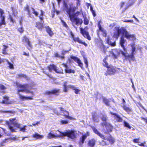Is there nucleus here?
I'll list each match as a JSON object with an SVG mask.
<instances>
[{
    "mask_svg": "<svg viewBox=\"0 0 147 147\" xmlns=\"http://www.w3.org/2000/svg\"><path fill=\"white\" fill-rule=\"evenodd\" d=\"M59 89H54L50 91L47 90L45 92L44 94L46 95H55L57 96L59 95Z\"/></svg>",
    "mask_w": 147,
    "mask_h": 147,
    "instance_id": "9",
    "label": "nucleus"
},
{
    "mask_svg": "<svg viewBox=\"0 0 147 147\" xmlns=\"http://www.w3.org/2000/svg\"><path fill=\"white\" fill-rule=\"evenodd\" d=\"M9 19L10 22L12 23H13L16 22L15 20L13 19L12 16L11 15H9Z\"/></svg>",
    "mask_w": 147,
    "mask_h": 147,
    "instance_id": "47",
    "label": "nucleus"
},
{
    "mask_svg": "<svg viewBox=\"0 0 147 147\" xmlns=\"http://www.w3.org/2000/svg\"><path fill=\"white\" fill-rule=\"evenodd\" d=\"M59 136L58 135H55L54 134H52L51 133H49L48 134V137L49 138H54L55 137H59Z\"/></svg>",
    "mask_w": 147,
    "mask_h": 147,
    "instance_id": "41",
    "label": "nucleus"
},
{
    "mask_svg": "<svg viewBox=\"0 0 147 147\" xmlns=\"http://www.w3.org/2000/svg\"><path fill=\"white\" fill-rule=\"evenodd\" d=\"M35 26L40 30H42L44 28L43 23L40 22H36Z\"/></svg>",
    "mask_w": 147,
    "mask_h": 147,
    "instance_id": "33",
    "label": "nucleus"
},
{
    "mask_svg": "<svg viewBox=\"0 0 147 147\" xmlns=\"http://www.w3.org/2000/svg\"><path fill=\"white\" fill-rule=\"evenodd\" d=\"M17 31L19 32L21 34L24 31L23 28L22 26L18 28L17 29Z\"/></svg>",
    "mask_w": 147,
    "mask_h": 147,
    "instance_id": "46",
    "label": "nucleus"
},
{
    "mask_svg": "<svg viewBox=\"0 0 147 147\" xmlns=\"http://www.w3.org/2000/svg\"><path fill=\"white\" fill-rule=\"evenodd\" d=\"M74 15H69V18L70 20L72 22H74L76 25H78L79 24L81 25L83 23V21L82 19L77 18L74 17Z\"/></svg>",
    "mask_w": 147,
    "mask_h": 147,
    "instance_id": "10",
    "label": "nucleus"
},
{
    "mask_svg": "<svg viewBox=\"0 0 147 147\" xmlns=\"http://www.w3.org/2000/svg\"><path fill=\"white\" fill-rule=\"evenodd\" d=\"M110 99H107L106 98L103 97L102 98V101L104 103L108 106L111 107V104L110 103Z\"/></svg>",
    "mask_w": 147,
    "mask_h": 147,
    "instance_id": "25",
    "label": "nucleus"
},
{
    "mask_svg": "<svg viewBox=\"0 0 147 147\" xmlns=\"http://www.w3.org/2000/svg\"><path fill=\"white\" fill-rule=\"evenodd\" d=\"M24 10L26 11L27 12L28 14L29 15H31L29 9V6L28 5H26V6L24 7Z\"/></svg>",
    "mask_w": 147,
    "mask_h": 147,
    "instance_id": "39",
    "label": "nucleus"
},
{
    "mask_svg": "<svg viewBox=\"0 0 147 147\" xmlns=\"http://www.w3.org/2000/svg\"><path fill=\"white\" fill-rule=\"evenodd\" d=\"M26 126L25 125L23 127H20V130H19L20 131H22V132H25L26 129H25V127Z\"/></svg>",
    "mask_w": 147,
    "mask_h": 147,
    "instance_id": "57",
    "label": "nucleus"
},
{
    "mask_svg": "<svg viewBox=\"0 0 147 147\" xmlns=\"http://www.w3.org/2000/svg\"><path fill=\"white\" fill-rule=\"evenodd\" d=\"M123 31L124 32L123 35L127 40L134 41L136 39V35L134 34H130L129 32L127 31L126 29L124 30Z\"/></svg>",
    "mask_w": 147,
    "mask_h": 147,
    "instance_id": "6",
    "label": "nucleus"
},
{
    "mask_svg": "<svg viewBox=\"0 0 147 147\" xmlns=\"http://www.w3.org/2000/svg\"><path fill=\"white\" fill-rule=\"evenodd\" d=\"M31 8L33 11L32 12L36 16H38V12L37 11H35V9L33 7H32Z\"/></svg>",
    "mask_w": 147,
    "mask_h": 147,
    "instance_id": "53",
    "label": "nucleus"
},
{
    "mask_svg": "<svg viewBox=\"0 0 147 147\" xmlns=\"http://www.w3.org/2000/svg\"><path fill=\"white\" fill-rule=\"evenodd\" d=\"M3 98L4 99L2 101L1 103L3 104H9V97L6 96H4Z\"/></svg>",
    "mask_w": 147,
    "mask_h": 147,
    "instance_id": "32",
    "label": "nucleus"
},
{
    "mask_svg": "<svg viewBox=\"0 0 147 147\" xmlns=\"http://www.w3.org/2000/svg\"><path fill=\"white\" fill-rule=\"evenodd\" d=\"M109 113L111 115H114L117 118L116 119L117 121L118 122H121L122 121V118L118 114L113 113L111 111H110Z\"/></svg>",
    "mask_w": 147,
    "mask_h": 147,
    "instance_id": "20",
    "label": "nucleus"
},
{
    "mask_svg": "<svg viewBox=\"0 0 147 147\" xmlns=\"http://www.w3.org/2000/svg\"><path fill=\"white\" fill-rule=\"evenodd\" d=\"M92 119L94 122H97V118L98 115L95 112L92 113Z\"/></svg>",
    "mask_w": 147,
    "mask_h": 147,
    "instance_id": "35",
    "label": "nucleus"
},
{
    "mask_svg": "<svg viewBox=\"0 0 147 147\" xmlns=\"http://www.w3.org/2000/svg\"><path fill=\"white\" fill-rule=\"evenodd\" d=\"M109 123H107V121L102 122L101 123V125L102 127L105 126V127L107 126Z\"/></svg>",
    "mask_w": 147,
    "mask_h": 147,
    "instance_id": "55",
    "label": "nucleus"
},
{
    "mask_svg": "<svg viewBox=\"0 0 147 147\" xmlns=\"http://www.w3.org/2000/svg\"><path fill=\"white\" fill-rule=\"evenodd\" d=\"M61 22L63 26L65 27L67 30L69 29V27L66 23L63 20H61Z\"/></svg>",
    "mask_w": 147,
    "mask_h": 147,
    "instance_id": "49",
    "label": "nucleus"
},
{
    "mask_svg": "<svg viewBox=\"0 0 147 147\" xmlns=\"http://www.w3.org/2000/svg\"><path fill=\"white\" fill-rule=\"evenodd\" d=\"M92 129L94 132L96 134H97L101 138L104 140H107L109 141L110 143L111 144H113L115 141L114 139L112 137L111 135H110L109 138L107 139L106 138L105 136L100 133L95 127H92Z\"/></svg>",
    "mask_w": 147,
    "mask_h": 147,
    "instance_id": "3",
    "label": "nucleus"
},
{
    "mask_svg": "<svg viewBox=\"0 0 147 147\" xmlns=\"http://www.w3.org/2000/svg\"><path fill=\"white\" fill-rule=\"evenodd\" d=\"M59 136V137H60L61 136H66V131L64 132H60V135H58Z\"/></svg>",
    "mask_w": 147,
    "mask_h": 147,
    "instance_id": "54",
    "label": "nucleus"
},
{
    "mask_svg": "<svg viewBox=\"0 0 147 147\" xmlns=\"http://www.w3.org/2000/svg\"><path fill=\"white\" fill-rule=\"evenodd\" d=\"M22 41L23 42L26 43V46L28 50H30L32 48V45L31 42L26 36H23Z\"/></svg>",
    "mask_w": 147,
    "mask_h": 147,
    "instance_id": "8",
    "label": "nucleus"
},
{
    "mask_svg": "<svg viewBox=\"0 0 147 147\" xmlns=\"http://www.w3.org/2000/svg\"><path fill=\"white\" fill-rule=\"evenodd\" d=\"M107 68V72L105 74V75L106 76H107L108 75H113L117 71L116 68L113 66H109V67Z\"/></svg>",
    "mask_w": 147,
    "mask_h": 147,
    "instance_id": "11",
    "label": "nucleus"
},
{
    "mask_svg": "<svg viewBox=\"0 0 147 147\" xmlns=\"http://www.w3.org/2000/svg\"><path fill=\"white\" fill-rule=\"evenodd\" d=\"M1 20V22H0V26L2 25H5L6 23L5 22V16H2V17H0Z\"/></svg>",
    "mask_w": 147,
    "mask_h": 147,
    "instance_id": "36",
    "label": "nucleus"
},
{
    "mask_svg": "<svg viewBox=\"0 0 147 147\" xmlns=\"http://www.w3.org/2000/svg\"><path fill=\"white\" fill-rule=\"evenodd\" d=\"M80 33L85 38H87L89 40H91V37L88 32L85 30L84 29L82 28H80Z\"/></svg>",
    "mask_w": 147,
    "mask_h": 147,
    "instance_id": "13",
    "label": "nucleus"
},
{
    "mask_svg": "<svg viewBox=\"0 0 147 147\" xmlns=\"http://www.w3.org/2000/svg\"><path fill=\"white\" fill-rule=\"evenodd\" d=\"M117 32H115L113 34V37L116 38H118L120 34L121 33L123 35L124 32L123 31L126 29L124 27H122L120 28L119 27H116L115 28Z\"/></svg>",
    "mask_w": 147,
    "mask_h": 147,
    "instance_id": "7",
    "label": "nucleus"
},
{
    "mask_svg": "<svg viewBox=\"0 0 147 147\" xmlns=\"http://www.w3.org/2000/svg\"><path fill=\"white\" fill-rule=\"evenodd\" d=\"M42 72L44 73V74H46L47 75L48 77H49L50 78H51V75H50L45 70H43L42 71Z\"/></svg>",
    "mask_w": 147,
    "mask_h": 147,
    "instance_id": "59",
    "label": "nucleus"
},
{
    "mask_svg": "<svg viewBox=\"0 0 147 147\" xmlns=\"http://www.w3.org/2000/svg\"><path fill=\"white\" fill-rule=\"evenodd\" d=\"M66 136L71 139H74L76 138V136L74 131L72 130L67 131Z\"/></svg>",
    "mask_w": 147,
    "mask_h": 147,
    "instance_id": "18",
    "label": "nucleus"
},
{
    "mask_svg": "<svg viewBox=\"0 0 147 147\" xmlns=\"http://www.w3.org/2000/svg\"><path fill=\"white\" fill-rule=\"evenodd\" d=\"M15 119H16L15 118L11 119H9V121L11 123L12 125H14L15 126L19 128L20 127V124L19 123H18L17 122H14L13 121Z\"/></svg>",
    "mask_w": 147,
    "mask_h": 147,
    "instance_id": "26",
    "label": "nucleus"
},
{
    "mask_svg": "<svg viewBox=\"0 0 147 147\" xmlns=\"http://www.w3.org/2000/svg\"><path fill=\"white\" fill-rule=\"evenodd\" d=\"M107 57L106 56L104 59L103 60V63L102 64L103 65L107 67L108 68L109 67V66L108 63L107 61Z\"/></svg>",
    "mask_w": 147,
    "mask_h": 147,
    "instance_id": "30",
    "label": "nucleus"
},
{
    "mask_svg": "<svg viewBox=\"0 0 147 147\" xmlns=\"http://www.w3.org/2000/svg\"><path fill=\"white\" fill-rule=\"evenodd\" d=\"M140 138H136L133 140V142L135 143H138L139 142V140Z\"/></svg>",
    "mask_w": 147,
    "mask_h": 147,
    "instance_id": "61",
    "label": "nucleus"
},
{
    "mask_svg": "<svg viewBox=\"0 0 147 147\" xmlns=\"http://www.w3.org/2000/svg\"><path fill=\"white\" fill-rule=\"evenodd\" d=\"M121 54L124 56L125 58L126 59H131L133 61H134L135 60V57L134 56V55L131 54L130 55H126V53H127V52L126 53H124L123 51H121Z\"/></svg>",
    "mask_w": 147,
    "mask_h": 147,
    "instance_id": "17",
    "label": "nucleus"
},
{
    "mask_svg": "<svg viewBox=\"0 0 147 147\" xmlns=\"http://www.w3.org/2000/svg\"><path fill=\"white\" fill-rule=\"evenodd\" d=\"M140 118L142 120L144 121L146 123H147V117L144 118V117H141Z\"/></svg>",
    "mask_w": 147,
    "mask_h": 147,
    "instance_id": "64",
    "label": "nucleus"
},
{
    "mask_svg": "<svg viewBox=\"0 0 147 147\" xmlns=\"http://www.w3.org/2000/svg\"><path fill=\"white\" fill-rule=\"evenodd\" d=\"M6 124L8 125L10 130L11 132H13L16 131L15 129L13 128V127L11 126V125L12 124L9 121H6Z\"/></svg>",
    "mask_w": 147,
    "mask_h": 147,
    "instance_id": "28",
    "label": "nucleus"
},
{
    "mask_svg": "<svg viewBox=\"0 0 147 147\" xmlns=\"http://www.w3.org/2000/svg\"><path fill=\"white\" fill-rule=\"evenodd\" d=\"M70 57L71 59H73L74 61L77 63H78V65L81 68H82L83 67V64L82 62H81V60L79 58L77 57L74 56L73 55L71 56Z\"/></svg>",
    "mask_w": 147,
    "mask_h": 147,
    "instance_id": "16",
    "label": "nucleus"
},
{
    "mask_svg": "<svg viewBox=\"0 0 147 147\" xmlns=\"http://www.w3.org/2000/svg\"><path fill=\"white\" fill-rule=\"evenodd\" d=\"M69 51H63L61 53L62 55H60L57 53H55L54 54V57H57L59 58L61 60H63L64 59V55L66 53L68 52Z\"/></svg>",
    "mask_w": 147,
    "mask_h": 147,
    "instance_id": "19",
    "label": "nucleus"
},
{
    "mask_svg": "<svg viewBox=\"0 0 147 147\" xmlns=\"http://www.w3.org/2000/svg\"><path fill=\"white\" fill-rule=\"evenodd\" d=\"M47 32L49 35L51 37L54 35V33L52 31L51 28L48 26H45V27Z\"/></svg>",
    "mask_w": 147,
    "mask_h": 147,
    "instance_id": "23",
    "label": "nucleus"
},
{
    "mask_svg": "<svg viewBox=\"0 0 147 147\" xmlns=\"http://www.w3.org/2000/svg\"><path fill=\"white\" fill-rule=\"evenodd\" d=\"M60 122L62 124H66L68 123V122L67 120H61Z\"/></svg>",
    "mask_w": 147,
    "mask_h": 147,
    "instance_id": "58",
    "label": "nucleus"
},
{
    "mask_svg": "<svg viewBox=\"0 0 147 147\" xmlns=\"http://www.w3.org/2000/svg\"><path fill=\"white\" fill-rule=\"evenodd\" d=\"M69 34L71 36V38L74 42H78L79 44H82L86 47L88 46L87 44L85 42H83L79 37H75L74 34L71 31L69 32Z\"/></svg>",
    "mask_w": 147,
    "mask_h": 147,
    "instance_id": "5",
    "label": "nucleus"
},
{
    "mask_svg": "<svg viewBox=\"0 0 147 147\" xmlns=\"http://www.w3.org/2000/svg\"><path fill=\"white\" fill-rule=\"evenodd\" d=\"M68 86L69 87V88L73 90H74L76 94H79V92L80 91V90L76 88L74 85H69V86Z\"/></svg>",
    "mask_w": 147,
    "mask_h": 147,
    "instance_id": "27",
    "label": "nucleus"
},
{
    "mask_svg": "<svg viewBox=\"0 0 147 147\" xmlns=\"http://www.w3.org/2000/svg\"><path fill=\"white\" fill-rule=\"evenodd\" d=\"M83 17L84 19V24L86 25H88L89 23V20L86 16H83Z\"/></svg>",
    "mask_w": 147,
    "mask_h": 147,
    "instance_id": "45",
    "label": "nucleus"
},
{
    "mask_svg": "<svg viewBox=\"0 0 147 147\" xmlns=\"http://www.w3.org/2000/svg\"><path fill=\"white\" fill-rule=\"evenodd\" d=\"M17 88H20V89H18L17 90V94L19 96V98L22 100H32L33 99L32 96H25L21 94L20 92H25L26 93H31L33 94V93L32 91H30L29 90L27 89L29 87L28 85L27 84H16Z\"/></svg>",
    "mask_w": 147,
    "mask_h": 147,
    "instance_id": "1",
    "label": "nucleus"
},
{
    "mask_svg": "<svg viewBox=\"0 0 147 147\" xmlns=\"http://www.w3.org/2000/svg\"><path fill=\"white\" fill-rule=\"evenodd\" d=\"M3 48L2 49V53L4 55H8L9 53H8L7 48L8 46L5 45H3Z\"/></svg>",
    "mask_w": 147,
    "mask_h": 147,
    "instance_id": "22",
    "label": "nucleus"
},
{
    "mask_svg": "<svg viewBox=\"0 0 147 147\" xmlns=\"http://www.w3.org/2000/svg\"><path fill=\"white\" fill-rule=\"evenodd\" d=\"M101 22V20H100L98 22L97 24L98 26L99 30L102 32V36L104 37H106L107 36V32L106 30L102 27L101 25L100 24V23Z\"/></svg>",
    "mask_w": 147,
    "mask_h": 147,
    "instance_id": "15",
    "label": "nucleus"
},
{
    "mask_svg": "<svg viewBox=\"0 0 147 147\" xmlns=\"http://www.w3.org/2000/svg\"><path fill=\"white\" fill-rule=\"evenodd\" d=\"M40 16L38 17L41 21H42L43 20V16L44 15V12L42 9L40 10Z\"/></svg>",
    "mask_w": 147,
    "mask_h": 147,
    "instance_id": "40",
    "label": "nucleus"
},
{
    "mask_svg": "<svg viewBox=\"0 0 147 147\" xmlns=\"http://www.w3.org/2000/svg\"><path fill=\"white\" fill-rule=\"evenodd\" d=\"M65 70L66 73L69 74L71 73H74L75 72V71L74 70H72L71 69L66 68L65 69Z\"/></svg>",
    "mask_w": 147,
    "mask_h": 147,
    "instance_id": "42",
    "label": "nucleus"
},
{
    "mask_svg": "<svg viewBox=\"0 0 147 147\" xmlns=\"http://www.w3.org/2000/svg\"><path fill=\"white\" fill-rule=\"evenodd\" d=\"M2 112L4 113H9L11 114H13L15 113V112L13 111H3Z\"/></svg>",
    "mask_w": 147,
    "mask_h": 147,
    "instance_id": "56",
    "label": "nucleus"
},
{
    "mask_svg": "<svg viewBox=\"0 0 147 147\" xmlns=\"http://www.w3.org/2000/svg\"><path fill=\"white\" fill-rule=\"evenodd\" d=\"M107 131L105 133V134H107L108 133L111 132L113 129V126L110 123H109L107 126L106 127Z\"/></svg>",
    "mask_w": 147,
    "mask_h": 147,
    "instance_id": "24",
    "label": "nucleus"
},
{
    "mask_svg": "<svg viewBox=\"0 0 147 147\" xmlns=\"http://www.w3.org/2000/svg\"><path fill=\"white\" fill-rule=\"evenodd\" d=\"M135 45L134 44H133V45H131V46L132 47V49H131V54L134 55L135 54V51L136 50V47H135Z\"/></svg>",
    "mask_w": 147,
    "mask_h": 147,
    "instance_id": "44",
    "label": "nucleus"
},
{
    "mask_svg": "<svg viewBox=\"0 0 147 147\" xmlns=\"http://www.w3.org/2000/svg\"><path fill=\"white\" fill-rule=\"evenodd\" d=\"M84 59V63L86 65V68H87L88 66V61L87 59V58L85 57V56L83 57Z\"/></svg>",
    "mask_w": 147,
    "mask_h": 147,
    "instance_id": "48",
    "label": "nucleus"
},
{
    "mask_svg": "<svg viewBox=\"0 0 147 147\" xmlns=\"http://www.w3.org/2000/svg\"><path fill=\"white\" fill-rule=\"evenodd\" d=\"M109 45L112 47H114L116 46V42L115 41H114L113 42H110Z\"/></svg>",
    "mask_w": 147,
    "mask_h": 147,
    "instance_id": "62",
    "label": "nucleus"
},
{
    "mask_svg": "<svg viewBox=\"0 0 147 147\" xmlns=\"http://www.w3.org/2000/svg\"><path fill=\"white\" fill-rule=\"evenodd\" d=\"M47 69L50 72H51L52 70H53L57 74H63L62 69L61 68H58L57 66L54 64H51L47 66Z\"/></svg>",
    "mask_w": 147,
    "mask_h": 147,
    "instance_id": "4",
    "label": "nucleus"
},
{
    "mask_svg": "<svg viewBox=\"0 0 147 147\" xmlns=\"http://www.w3.org/2000/svg\"><path fill=\"white\" fill-rule=\"evenodd\" d=\"M102 120L104 122L107 121L108 119L106 115H103L101 117Z\"/></svg>",
    "mask_w": 147,
    "mask_h": 147,
    "instance_id": "43",
    "label": "nucleus"
},
{
    "mask_svg": "<svg viewBox=\"0 0 147 147\" xmlns=\"http://www.w3.org/2000/svg\"><path fill=\"white\" fill-rule=\"evenodd\" d=\"M18 77V78H26V76L23 74H18L17 75Z\"/></svg>",
    "mask_w": 147,
    "mask_h": 147,
    "instance_id": "52",
    "label": "nucleus"
},
{
    "mask_svg": "<svg viewBox=\"0 0 147 147\" xmlns=\"http://www.w3.org/2000/svg\"><path fill=\"white\" fill-rule=\"evenodd\" d=\"M126 40L124 39V37L123 36L121 37L119 41V43L120 45L123 48L124 51L125 52H127V49L125 47V46L124 45V44L126 42Z\"/></svg>",
    "mask_w": 147,
    "mask_h": 147,
    "instance_id": "14",
    "label": "nucleus"
},
{
    "mask_svg": "<svg viewBox=\"0 0 147 147\" xmlns=\"http://www.w3.org/2000/svg\"><path fill=\"white\" fill-rule=\"evenodd\" d=\"M122 108L127 113L131 112L132 111V109L131 108L127 107L125 105H123L122 106Z\"/></svg>",
    "mask_w": 147,
    "mask_h": 147,
    "instance_id": "37",
    "label": "nucleus"
},
{
    "mask_svg": "<svg viewBox=\"0 0 147 147\" xmlns=\"http://www.w3.org/2000/svg\"><path fill=\"white\" fill-rule=\"evenodd\" d=\"M6 88L4 86V85L0 84V90H4Z\"/></svg>",
    "mask_w": 147,
    "mask_h": 147,
    "instance_id": "60",
    "label": "nucleus"
},
{
    "mask_svg": "<svg viewBox=\"0 0 147 147\" xmlns=\"http://www.w3.org/2000/svg\"><path fill=\"white\" fill-rule=\"evenodd\" d=\"M90 11L92 13L93 16L94 17H95L96 16V14L94 11L92 7V6H91L90 7Z\"/></svg>",
    "mask_w": 147,
    "mask_h": 147,
    "instance_id": "50",
    "label": "nucleus"
},
{
    "mask_svg": "<svg viewBox=\"0 0 147 147\" xmlns=\"http://www.w3.org/2000/svg\"><path fill=\"white\" fill-rule=\"evenodd\" d=\"M89 135L90 133L88 131H87L86 134L83 135L80 138L79 142V144L80 145H82L84 143V141L87 137Z\"/></svg>",
    "mask_w": 147,
    "mask_h": 147,
    "instance_id": "12",
    "label": "nucleus"
},
{
    "mask_svg": "<svg viewBox=\"0 0 147 147\" xmlns=\"http://www.w3.org/2000/svg\"><path fill=\"white\" fill-rule=\"evenodd\" d=\"M7 63L9 65V67L10 69H13L14 68V67L13 64L10 63L7 60Z\"/></svg>",
    "mask_w": 147,
    "mask_h": 147,
    "instance_id": "51",
    "label": "nucleus"
},
{
    "mask_svg": "<svg viewBox=\"0 0 147 147\" xmlns=\"http://www.w3.org/2000/svg\"><path fill=\"white\" fill-rule=\"evenodd\" d=\"M96 141L94 138L89 140L87 144L89 147H93L95 146Z\"/></svg>",
    "mask_w": 147,
    "mask_h": 147,
    "instance_id": "21",
    "label": "nucleus"
},
{
    "mask_svg": "<svg viewBox=\"0 0 147 147\" xmlns=\"http://www.w3.org/2000/svg\"><path fill=\"white\" fill-rule=\"evenodd\" d=\"M64 1L63 5L64 8L68 15L69 18L70 14L74 15V17H75V16H77L80 14V12L78 11L76 12V13H72L75 11L76 8L75 7H72L71 6H70L68 8L67 3L65 2V1Z\"/></svg>",
    "mask_w": 147,
    "mask_h": 147,
    "instance_id": "2",
    "label": "nucleus"
},
{
    "mask_svg": "<svg viewBox=\"0 0 147 147\" xmlns=\"http://www.w3.org/2000/svg\"><path fill=\"white\" fill-rule=\"evenodd\" d=\"M67 83L66 82H65L63 83V91L65 92H67L68 90V88H69V87L68 86L69 85H67Z\"/></svg>",
    "mask_w": 147,
    "mask_h": 147,
    "instance_id": "34",
    "label": "nucleus"
},
{
    "mask_svg": "<svg viewBox=\"0 0 147 147\" xmlns=\"http://www.w3.org/2000/svg\"><path fill=\"white\" fill-rule=\"evenodd\" d=\"M63 116L65 118H68L69 119H72L73 118L69 116V112L66 110H65L64 112H63Z\"/></svg>",
    "mask_w": 147,
    "mask_h": 147,
    "instance_id": "31",
    "label": "nucleus"
},
{
    "mask_svg": "<svg viewBox=\"0 0 147 147\" xmlns=\"http://www.w3.org/2000/svg\"><path fill=\"white\" fill-rule=\"evenodd\" d=\"M32 137L36 140L38 139H41L43 137V136L40 135L37 133H35L33 135Z\"/></svg>",
    "mask_w": 147,
    "mask_h": 147,
    "instance_id": "29",
    "label": "nucleus"
},
{
    "mask_svg": "<svg viewBox=\"0 0 147 147\" xmlns=\"http://www.w3.org/2000/svg\"><path fill=\"white\" fill-rule=\"evenodd\" d=\"M123 123H124V126L125 127H127L129 129H131V128H132V129H131V130H134V128L133 127H131L130 126V125L128 123L124 121L123 122Z\"/></svg>",
    "mask_w": 147,
    "mask_h": 147,
    "instance_id": "38",
    "label": "nucleus"
},
{
    "mask_svg": "<svg viewBox=\"0 0 147 147\" xmlns=\"http://www.w3.org/2000/svg\"><path fill=\"white\" fill-rule=\"evenodd\" d=\"M122 21L124 22H131L132 23L133 22V21L132 20H123Z\"/></svg>",
    "mask_w": 147,
    "mask_h": 147,
    "instance_id": "63",
    "label": "nucleus"
}]
</instances>
